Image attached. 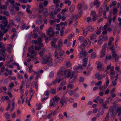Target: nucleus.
Returning a JSON list of instances; mask_svg holds the SVG:
<instances>
[{
  "label": "nucleus",
  "instance_id": "42",
  "mask_svg": "<svg viewBox=\"0 0 121 121\" xmlns=\"http://www.w3.org/2000/svg\"><path fill=\"white\" fill-rule=\"evenodd\" d=\"M103 10L102 8H99V16H101L102 15V13H103Z\"/></svg>",
  "mask_w": 121,
  "mask_h": 121
},
{
  "label": "nucleus",
  "instance_id": "38",
  "mask_svg": "<svg viewBox=\"0 0 121 121\" xmlns=\"http://www.w3.org/2000/svg\"><path fill=\"white\" fill-rule=\"evenodd\" d=\"M0 7L1 9H4V10H6L7 9V6L5 5H2L1 4L0 5Z\"/></svg>",
  "mask_w": 121,
  "mask_h": 121
},
{
  "label": "nucleus",
  "instance_id": "58",
  "mask_svg": "<svg viewBox=\"0 0 121 121\" xmlns=\"http://www.w3.org/2000/svg\"><path fill=\"white\" fill-rule=\"evenodd\" d=\"M6 17L5 16L3 17L1 15L0 16V20H4L6 19Z\"/></svg>",
  "mask_w": 121,
  "mask_h": 121
},
{
  "label": "nucleus",
  "instance_id": "30",
  "mask_svg": "<svg viewBox=\"0 0 121 121\" xmlns=\"http://www.w3.org/2000/svg\"><path fill=\"white\" fill-rule=\"evenodd\" d=\"M117 9L116 8H114L113 9V14L115 15H117Z\"/></svg>",
  "mask_w": 121,
  "mask_h": 121
},
{
  "label": "nucleus",
  "instance_id": "59",
  "mask_svg": "<svg viewBox=\"0 0 121 121\" xmlns=\"http://www.w3.org/2000/svg\"><path fill=\"white\" fill-rule=\"evenodd\" d=\"M52 112H51L50 113L47 117V118L49 119L51 118L52 117Z\"/></svg>",
  "mask_w": 121,
  "mask_h": 121
},
{
  "label": "nucleus",
  "instance_id": "7",
  "mask_svg": "<svg viewBox=\"0 0 121 121\" xmlns=\"http://www.w3.org/2000/svg\"><path fill=\"white\" fill-rule=\"evenodd\" d=\"M87 44L88 43L87 40L86 39L84 40L83 43L80 45V48L82 50H84Z\"/></svg>",
  "mask_w": 121,
  "mask_h": 121
},
{
  "label": "nucleus",
  "instance_id": "31",
  "mask_svg": "<svg viewBox=\"0 0 121 121\" xmlns=\"http://www.w3.org/2000/svg\"><path fill=\"white\" fill-rule=\"evenodd\" d=\"M67 87L68 88L72 89L74 87V86L73 84H69L67 86Z\"/></svg>",
  "mask_w": 121,
  "mask_h": 121
},
{
  "label": "nucleus",
  "instance_id": "22",
  "mask_svg": "<svg viewBox=\"0 0 121 121\" xmlns=\"http://www.w3.org/2000/svg\"><path fill=\"white\" fill-rule=\"evenodd\" d=\"M73 77V81H72V82H74V81L76 80L77 78V76H74V74L73 73H72L71 76L70 78V79H71Z\"/></svg>",
  "mask_w": 121,
  "mask_h": 121
},
{
  "label": "nucleus",
  "instance_id": "29",
  "mask_svg": "<svg viewBox=\"0 0 121 121\" xmlns=\"http://www.w3.org/2000/svg\"><path fill=\"white\" fill-rule=\"evenodd\" d=\"M56 89H51L50 91V93L52 94H55L56 93Z\"/></svg>",
  "mask_w": 121,
  "mask_h": 121
},
{
  "label": "nucleus",
  "instance_id": "48",
  "mask_svg": "<svg viewBox=\"0 0 121 121\" xmlns=\"http://www.w3.org/2000/svg\"><path fill=\"white\" fill-rule=\"evenodd\" d=\"M102 82L101 81H99L98 82L95 83V85L98 86H99V85H101L102 84Z\"/></svg>",
  "mask_w": 121,
  "mask_h": 121
},
{
  "label": "nucleus",
  "instance_id": "3",
  "mask_svg": "<svg viewBox=\"0 0 121 121\" xmlns=\"http://www.w3.org/2000/svg\"><path fill=\"white\" fill-rule=\"evenodd\" d=\"M67 70L64 67H60V70L58 73V77L60 78L62 77L64 78Z\"/></svg>",
  "mask_w": 121,
  "mask_h": 121
},
{
  "label": "nucleus",
  "instance_id": "2",
  "mask_svg": "<svg viewBox=\"0 0 121 121\" xmlns=\"http://www.w3.org/2000/svg\"><path fill=\"white\" fill-rule=\"evenodd\" d=\"M52 59L51 57L48 56H45L42 58V64H47L49 66H52L53 65Z\"/></svg>",
  "mask_w": 121,
  "mask_h": 121
},
{
  "label": "nucleus",
  "instance_id": "37",
  "mask_svg": "<svg viewBox=\"0 0 121 121\" xmlns=\"http://www.w3.org/2000/svg\"><path fill=\"white\" fill-rule=\"evenodd\" d=\"M87 30L86 29H85L83 30V33L84 36H86L87 34Z\"/></svg>",
  "mask_w": 121,
  "mask_h": 121
},
{
  "label": "nucleus",
  "instance_id": "11",
  "mask_svg": "<svg viewBox=\"0 0 121 121\" xmlns=\"http://www.w3.org/2000/svg\"><path fill=\"white\" fill-rule=\"evenodd\" d=\"M58 46L57 47V49H61V47L63 46V42L61 39L59 40L58 42Z\"/></svg>",
  "mask_w": 121,
  "mask_h": 121
},
{
  "label": "nucleus",
  "instance_id": "24",
  "mask_svg": "<svg viewBox=\"0 0 121 121\" xmlns=\"http://www.w3.org/2000/svg\"><path fill=\"white\" fill-rule=\"evenodd\" d=\"M30 5H28L27 6V8L26 9V11L27 12L30 14L32 13V12L30 10Z\"/></svg>",
  "mask_w": 121,
  "mask_h": 121
},
{
  "label": "nucleus",
  "instance_id": "19",
  "mask_svg": "<svg viewBox=\"0 0 121 121\" xmlns=\"http://www.w3.org/2000/svg\"><path fill=\"white\" fill-rule=\"evenodd\" d=\"M116 112L118 116H121V107H117L116 108Z\"/></svg>",
  "mask_w": 121,
  "mask_h": 121
},
{
  "label": "nucleus",
  "instance_id": "43",
  "mask_svg": "<svg viewBox=\"0 0 121 121\" xmlns=\"http://www.w3.org/2000/svg\"><path fill=\"white\" fill-rule=\"evenodd\" d=\"M4 14L7 16H8L9 15V14L7 11H5L3 12Z\"/></svg>",
  "mask_w": 121,
  "mask_h": 121
},
{
  "label": "nucleus",
  "instance_id": "56",
  "mask_svg": "<svg viewBox=\"0 0 121 121\" xmlns=\"http://www.w3.org/2000/svg\"><path fill=\"white\" fill-rule=\"evenodd\" d=\"M87 29L88 30L90 31H92L93 30L92 27L91 26H90L88 27Z\"/></svg>",
  "mask_w": 121,
  "mask_h": 121
},
{
  "label": "nucleus",
  "instance_id": "10",
  "mask_svg": "<svg viewBox=\"0 0 121 121\" xmlns=\"http://www.w3.org/2000/svg\"><path fill=\"white\" fill-rule=\"evenodd\" d=\"M38 115L40 119L44 118L45 117V114L43 111H40L39 112H38Z\"/></svg>",
  "mask_w": 121,
  "mask_h": 121
},
{
  "label": "nucleus",
  "instance_id": "9",
  "mask_svg": "<svg viewBox=\"0 0 121 121\" xmlns=\"http://www.w3.org/2000/svg\"><path fill=\"white\" fill-rule=\"evenodd\" d=\"M58 105L52 99L50 100L49 105L50 107L52 108L55 107L57 106Z\"/></svg>",
  "mask_w": 121,
  "mask_h": 121
},
{
  "label": "nucleus",
  "instance_id": "47",
  "mask_svg": "<svg viewBox=\"0 0 121 121\" xmlns=\"http://www.w3.org/2000/svg\"><path fill=\"white\" fill-rule=\"evenodd\" d=\"M110 99V97H108V98L106 100L105 102L103 103H104L105 104H108L109 102V99Z\"/></svg>",
  "mask_w": 121,
  "mask_h": 121
},
{
  "label": "nucleus",
  "instance_id": "34",
  "mask_svg": "<svg viewBox=\"0 0 121 121\" xmlns=\"http://www.w3.org/2000/svg\"><path fill=\"white\" fill-rule=\"evenodd\" d=\"M2 23H3L4 25V26L5 27H6L8 23V22L7 20L6 19L4 20L2 22Z\"/></svg>",
  "mask_w": 121,
  "mask_h": 121
},
{
  "label": "nucleus",
  "instance_id": "27",
  "mask_svg": "<svg viewBox=\"0 0 121 121\" xmlns=\"http://www.w3.org/2000/svg\"><path fill=\"white\" fill-rule=\"evenodd\" d=\"M15 20L17 22H18L21 21V18L19 16H17L15 17L14 18Z\"/></svg>",
  "mask_w": 121,
  "mask_h": 121
},
{
  "label": "nucleus",
  "instance_id": "8",
  "mask_svg": "<svg viewBox=\"0 0 121 121\" xmlns=\"http://www.w3.org/2000/svg\"><path fill=\"white\" fill-rule=\"evenodd\" d=\"M55 57H56L55 61V62L56 63H60L62 61L63 59L62 57H59L57 56Z\"/></svg>",
  "mask_w": 121,
  "mask_h": 121
},
{
  "label": "nucleus",
  "instance_id": "6",
  "mask_svg": "<svg viewBox=\"0 0 121 121\" xmlns=\"http://www.w3.org/2000/svg\"><path fill=\"white\" fill-rule=\"evenodd\" d=\"M64 53V51L61 49H57L56 51H55L54 55L55 56H57L59 57H61L63 55Z\"/></svg>",
  "mask_w": 121,
  "mask_h": 121
},
{
  "label": "nucleus",
  "instance_id": "26",
  "mask_svg": "<svg viewBox=\"0 0 121 121\" xmlns=\"http://www.w3.org/2000/svg\"><path fill=\"white\" fill-rule=\"evenodd\" d=\"M74 6L72 5L70 6L69 9V10L71 12H73L74 9Z\"/></svg>",
  "mask_w": 121,
  "mask_h": 121
},
{
  "label": "nucleus",
  "instance_id": "55",
  "mask_svg": "<svg viewBox=\"0 0 121 121\" xmlns=\"http://www.w3.org/2000/svg\"><path fill=\"white\" fill-rule=\"evenodd\" d=\"M84 37L82 36H80L78 38V39L80 41H82L84 39Z\"/></svg>",
  "mask_w": 121,
  "mask_h": 121
},
{
  "label": "nucleus",
  "instance_id": "46",
  "mask_svg": "<svg viewBox=\"0 0 121 121\" xmlns=\"http://www.w3.org/2000/svg\"><path fill=\"white\" fill-rule=\"evenodd\" d=\"M82 6L81 4L80 3H79L78 4L77 8L79 10L81 9Z\"/></svg>",
  "mask_w": 121,
  "mask_h": 121
},
{
  "label": "nucleus",
  "instance_id": "1",
  "mask_svg": "<svg viewBox=\"0 0 121 121\" xmlns=\"http://www.w3.org/2000/svg\"><path fill=\"white\" fill-rule=\"evenodd\" d=\"M42 40L41 38L40 37H38V40H32L31 41V43L32 44L34 43L35 44H37L39 46H36L35 47V49L36 50L39 51L41 49V48L43 46V43L41 42Z\"/></svg>",
  "mask_w": 121,
  "mask_h": 121
},
{
  "label": "nucleus",
  "instance_id": "61",
  "mask_svg": "<svg viewBox=\"0 0 121 121\" xmlns=\"http://www.w3.org/2000/svg\"><path fill=\"white\" fill-rule=\"evenodd\" d=\"M5 118L7 119H9V116H10V115L9 114H8L7 113H6L5 114Z\"/></svg>",
  "mask_w": 121,
  "mask_h": 121
},
{
  "label": "nucleus",
  "instance_id": "62",
  "mask_svg": "<svg viewBox=\"0 0 121 121\" xmlns=\"http://www.w3.org/2000/svg\"><path fill=\"white\" fill-rule=\"evenodd\" d=\"M29 92L30 93H32L33 95L35 93L34 91L32 89V88H30L29 90Z\"/></svg>",
  "mask_w": 121,
  "mask_h": 121
},
{
  "label": "nucleus",
  "instance_id": "53",
  "mask_svg": "<svg viewBox=\"0 0 121 121\" xmlns=\"http://www.w3.org/2000/svg\"><path fill=\"white\" fill-rule=\"evenodd\" d=\"M29 16L31 19H34L35 17V16L34 15L31 14H30Z\"/></svg>",
  "mask_w": 121,
  "mask_h": 121
},
{
  "label": "nucleus",
  "instance_id": "63",
  "mask_svg": "<svg viewBox=\"0 0 121 121\" xmlns=\"http://www.w3.org/2000/svg\"><path fill=\"white\" fill-rule=\"evenodd\" d=\"M69 101L70 103H73L74 102L73 99L72 98H70L69 99Z\"/></svg>",
  "mask_w": 121,
  "mask_h": 121
},
{
  "label": "nucleus",
  "instance_id": "36",
  "mask_svg": "<svg viewBox=\"0 0 121 121\" xmlns=\"http://www.w3.org/2000/svg\"><path fill=\"white\" fill-rule=\"evenodd\" d=\"M42 23V21L41 20H39L38 19H37V21H36V24L38 25Z\"/></svg>",
  "mask_w": 121,
  "mask_h": 121
},
{
  "label": "nucleus",
  "instance_id": "21",
  "mask_svg": "<svg viewBox=\"0 0 121 121\" xmlns=\"http://www.w3.org/2000/svg\"><path fill=\"white\" fill-rule=\"evenodd\" d=\"M87 60V59L86 58H85L83 59V61L84 64L82 65V66L84 67L86 66Z\"/></svg>",
  "mask_w": 121,
  "mask_h": 121
},
{
  "label": "nucleus",
  "instance_id": "41",
  "mask_svg": "<svg viewBox=\"0 0 121 121\" xmlns=\"http://www.w3.org/2000/svg\"><path fill=\"white\" fill-rule=\"evenodd\" d=\"M102 106H103L104 108V109H107L108 108V107L106 104L103 103L102 105Z\"/></svg>",
  "mask_w": 121,
  "mask_h": 121
},
{
  "label": "nucleus",
  "instance_id": "13",
  "mask_svg": "<svg viewBox=\"0 0 121 121\" xmlns=\"http://www.w3.org/2000/svg\"><path fill=\"white\" fill-rule=\"evenodd\" d=\"M28 51L31 55H33L34 56H36L37 54V53L35 51L32 50L31 48H29Z\"/></svg>",
  "mask_w": 121,
  "mask_h": 121
},
{
  "label": "nucleus",
  "instance_id": "17",
  "mask_svg": "<svg viewBox=\"0 0 121 121\" xmlns=\"http://www.w3.org/2000/svg\"><path fill=\"white\" fill-rule=\"evenodd\" d=\"M100 3L98 0H95L93 4L96 6V7L98 8L99 7Z\"/></svg>",
  "mask_w": 121,
  "mask_h": 121
},
{
  "label": "nucleus",
  "instance_id": "45",
  "mask_svg": "<svg viewBox=\"0 0 121 121\" xmlns=\"http://www.w3.org/2000/svg\"><path fill=\"white\" fill-rule=\"evenodd\" d=\"M49 77L50 78H52L54 76V73L53 72L51 71L50 73Z\"/></svg>",
  "mask_w": 121,
  "mask_h": 121
},
{
  "label": "nucleus",
  "instance_id": "64",
  "mask_svg": "<svg viewBox=\"0 0 121 121\" xmlns=\"http://www.w3.org/2000/svg\"><path fill=\"white\" fill-rule=\"evenodd\" d=\"M68 93L69 95H71L73 94L74 92L73 91L70 90L69 91Z\"/></svg>",
  "mask_w": 121,
  "mask_h": 121
},
{
  "label": "nucleus",
  "instance_id": "16",
  "mask_svg": "<svg viewBox=\"0 0 121 121\" xmlns=\"http://www.w3.org/2000/svg\"><path fill=\"white\" fill-rule=\"evenodd\" d=\"M60 99V98L57 97L56 95L55 96L51 99L58 104V102Z\"/></svg>",
  "mask_w": 121,
  "mask_h": 121
},
{
  "label": "nucleus",
  "instance_id": "32",
  "mask_svg": "<svg viewBox=\"0 0 121 121\" xmlns=\"http://www.w3.org/2000/svg\"><path fill=\"white\" fill-rule=\"evenodd\" d=\"M51 45L53 47L56 48L57 46L56 44L53 41H52L51 43Z\"/></svg>",
  "mask_w": 121,
  "mask_h": 121
},
{
  "label": "nucleus",
  "instance_id": "14",
  "mask_svg": "<svg viewBox=\"0 0 121 121\" xmlns=\"http://www.w3.org/2000/svg\"><path fill=\"white\" fill-rule=\"evenodd\" d=\"M71 71L69 69H67L64 78H68L71 76Z\"/></svg>",
  "mask_w": 121,
  "mask_h": 121
},
{
  "label": "nucleus",
  "instance_id": "54",
  "mask_svg": "<svg viewBox=\"0 0 121 121\" xmlns=\"http://www.w3.org/2000/svg\"><path fill=\"white\" fill-rule=\"evenodd\" d=\"M107 46V44L106 43H104L102 46L103 48L102 49L106 50V48Z\"/></svg>",
  "mask_w": 121,
  "mask_h": 121
},
{
  "label": "nucleus",
  "instance_id": "35",
  "mask_svg": "<svg viewBox=\"0 0 121 121\" xmlns=\"http://www.w3.org/2000/svg\"><path fill=\"white\" fill-rule=\"evenodd\" d=\"M36 106L37 107V109L39 110L41 108L42 106L40 103H39L36 104Z\"/></svg>",
  "mask_w": 121,
  "mask_h": 121
},
{
  "label": "nucleus",
  "instance_id": "33",
  "mask_svg": "<svg viewBox=\"0 0 121 121\" xmlns=\"http://www.w3.org/2000/svg\"><path fill=\"white\" fill-rule=\"evenodd\" d=\"M96 56L95 53V52H93L91 54V58L92 59L95 58Z\"/></svg>",
  "mask_w": 121,
  "mask_h": 121
},
{
  "label": "nucleus",
  "instance_id": "51",
  "mask_svg": "<svg viewBox=\"0 0 121 121\" xmlns=\"http://www.w3.org/2000/svg\"><path fill=\"white\" fill-rule=\"evenodd\" d=\"M11 91V90L10 89V91H9L8 92V93L7 94L8 95H9V97L11 98H12L13 97V95H12L11 93L10 92Z\"/></svg>",
  "mask_w": 121,
  "mask_h": 121
},
{
  "label": "nucleus",
  "instance_id": "57",
  "mask_svg": "<svg viewBox=\"0 0 121 121\" xmlns=\"http://www.w3.org/2000/svg\"><path fill=\"white\" fill-rule=\"evenodd\" d=\"M71 65L69 61L67 62L66 64V65L67 67H70Z\"/></svg>",
  "mask_w": 121,
  "mask_h": 121
},
{
  "label": "nucleus",
  "instance_id": "4",
  "mask_svg": "<svg viewBox=\"0 0 121 121\" xmlns=\"http://www.w3.org/2000/svg\"><path fill=\"white\" fill-rule=\"evenodd\" d=\"M108 113L110 114L111 117H114L117 114L115 106H110L109 108Z\"/></svg>",
  "mask_w": 121,
  "mask_h": 121
},
{
  "label": "nucleus",
  "instance_id": "49",
  "mask_svg": "<svg viewBox=\"0 0 121 121\" xmlns=\"http://www.w3.org/2000/svg\"><path fill=\"white\" fill-rule=\"evenodd\" d=\"M98 63L97 65V68L98 69L101 67L102 65L100 63V62L99 61H98Z\"/></svg>",
  "mask_w": 121,
  "mask_h": 121
},
{
  "label": "nucleus",
  "instance_id": "40",
  "mask_svg": "<svg viewBox=\"0 0 121 121\" xmlns=\"http://www.w3.org/2000/svg\"><path fill=\"white\" fill-rule=\"evenodd\" d=\"M81 17L80 15L78 16V14H74L73 16V18L74 19H77L78 17Z\"/></svg>",
  "mask_w": 121,
  "mask_h": 121
},
{
  "label": "nucleus",
  "instance_id": "52",
  "mask_svg": "<svg viewBox=\"0 0 121 121\" xmlns=\"http://www.w3.org/2000/svg\"><path fill=\"white\" fill-rule=\"evenodd\" d=\"M90 66L91 64L90 63L87 66V69L89 71H91L92 69V68L90 67Z\"/></svg>",
  "mask_w": 121,
  "mask_h": 121
},
{
  "label": "nucleus",
  "instance_id": "50",
  "mask_svg": "<svg viewBox=\"0 0 121 121\" xmlns=\"http://www.w3.org/2000/svg\"><path fill=\"white\" fill-rule=\"evenodd\" d=\"M4 35V34L1 31H0V40L1 41L2 39L3 36Z\"/></svg>",
  "mask_w": 121,
  "mask_h": 121
},
{
  "label": "nucleus",
  "instance_id": "23",
  "mask_svg": "<svg viewBox=\"0 0 121 121\" xmlns=\"http://www.w3.org/2000/svg\"><path fill=\"white\" fill-rule=\"evenodd\" d=\"M106 50L102 49L101 51V56L100 57L101 58L104 57L105 55V52Z\"/></svg>",
  "mask_w": 121,
  "mask_h": 121
},
{
  "label": "nucleus",
  "instance_id": "25",
  "mask_svg": "<svg viewBox=\"0 0 121 121\" xmlns=\"http://www.w3.org/2000/svg\"><path fill=\"white\" fill-rule=\"evenodd\" d=\"M114 44L113 42H108V46L110 49H111L114 48Z\"/></svg>",
  "mask_w": 121,
  "mask_h": 121
},
{
  "label": "nucleus",
  "instance_id": "18",
  "mask_svg": "<svg viewBox=\"0 0 121 121\" xmlns=\"http://www.w3.org/2000/svg\"><path fill=\"white\" fill-rule=\"evenodd\" d=\"M80 54L81 55L79 58L81 59L82 56L85 57L86 55V51H81L80 52Z\"/></svg>",
  "mask_w": 121,
  "mask_h": 121
},
{
  "label": "nucleus",
  "instance_id": "28",
  "mask_svg": "<svg viewBox=\"0 0 121 121\" xmlns=\"http://www.w3.org/2000/svg\"><path fill=\"white\" fill-rule=\"evenodd\" d=\"M85 20L88 23H89L91 22L92 19L91 17H88L85 19Z\"/></svg>",
  "mask_w": 121,
  "mask_h": 121
},
{
  "label": "nucleus",
  "instance_id": "39",
  "mask_svg": "<svg viewBox=\"0 0 121 121\" xmlns=\"http://www.w3.org/2000/svg\"><path fill=\"white\" fill-rule=\"evenodd\" d=\"M18 76L17 78L19 79H22L23 78V77L22 75L19 74V73H17Z\"/></svg>",
  "mask_w": 121,
  "mask_h": 121
},
{
  "label": "nucleus",
  "instance_id": "60",
  "mask_svg": "<svg viewBox=\"0 0 121 121\" xmlns=\"http://www.w3.org/2000/svg\"><path fill=\"white\" fill-rule=\"evenodd\" d=\"M59 117L60 119H62L64 118V116L61 114H60L59 115Z\"/></svg>",
  "mask_w": 121,
  "mask_h": 121
},
{
  "label": "nucleus",
  "instance_id": "20",
  "mask_svg": "<svg viewBox=\"0 0 121 121\" xmlns=\"http://www.w3.org/2000/svg\"><path fill=\"white\" fill-rule=\"evenodd\" d=\"M58 78H56L53 81L52 83L53 84H56L57 82L59 83L60 82L61 80V79L60 78H59V77Z\"/></svg>",
  "mask_w": 121,
  "mask_h": 121
},
{
  "label": "nucleus",
  "instance_id": "12",
  "mask_svg": "<svg viewBox=\"0 0 121 121\" xmlns=\"http://www.w3.org/2000/svg\"><path fill=\"white\" fill-rule=\"evenodd\" d=\"M96 34H93L90 37L92 41H94L95 42H97V40L96 39Z\"/></svg>",
  "mask_w": 121,
  "mask_h": 121
},
{
  "label": "nucleus",
  "instance_id": "15",
  "mask_svg": "<svg viewBox=\"0 0 121 121\" xmlns=\"http://www.w3.org/2000/svg\"><path fill=\"white\" fill-rule=\"evenodd\" d=\"M95 76L96 78L98 80L101 79L102 78V76L100 75L99 72L96 73L95 75Z\"/></svg>",
  "mask_w": 121,
  "mask_h": 121
},
{
  "label": "nucleus",
  "instance_id": "5",
  "mask_svg": "<svg viewBox=\"0 0 121 121\" xmlns=\"http://www.w3.org/2000/svg\"><path fill=\"white\" fill-rule=\"evenodd\" d=\"M67 98H65L64 96H62L60 99L59 102L60 104H61V107H65L67 104Z\"/></svg>",
  "mask_w": 121,
  "mask_h": 121
},
{
  "label": "nucleus",
  "instance_id": "44",
  "mask_svg": "<svg viewBox=\"0 0 121 121\" xmlns=\"http://www.w3.org/2000/svg\"><path fill=\"white\" fill-rule=\"evenodd\" d=\"M48 10L46 8L44 9H43V13L45 14L46 13H48Z\"/></svg>",
  "mask_w": 121,
  "mask_h": 121
}]
</instances>
